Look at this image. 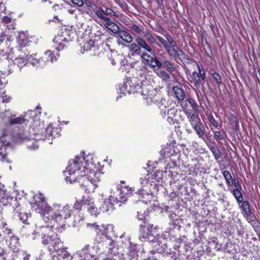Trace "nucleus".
<instances>
[{
    "label": "nucleus",
    "instance_id": "nucleus-1",
    "mask_svg": "<svg viewBox=\"0 0 260 260\" xmlns=\"http://www.w3.org/2000/svg\"><path fill=\"white\" fill-rule=\"evenodd\" d=\"M36 112L30 111L24 116L16 117L12 114L9 110H5L0 114V118L7 121V129H4L3 134L0 136V160L7 163H11V160L7 157L8 151L11 149V144L9 141L12 137L16 142L27 141V144H31V141L33 137L28 134L24 127L26 126L29 121V116L36 117Z\"/></svg>",
    "mask_w": 260,
    "mask_h": 260
},
{
    "label": "nucleus",
    "instance_id": "nucleus-2",
    "mask_svg": "<svg viewBox=\"0 0 260 260\" xmlns=\"http://www.w3.org/2000/svg\"><path fill=\"white\" fill-rule=\"evenodd\" d=\"M31 205L36 212L42 216L45 222L50 224L46 226L50 227L52 231H53L52 227L55 224L62 226L66 223H68L75 227L81 220L80 217L76 215L72 206L58 203L53 204L50 206L47 204L43 194L41 193L35 195ZM42 226L37 225L36 230Z\"/></svg>",
    "mask_w": 260,
    "mask_h": 260
},
{
    "label": "nucleus",
    "instance_id": "nucleus-3",
    "mask_svg": "<svg viewBox=\"0 0 260 260\" xmlns=\"http://www.w3.org/2000/svg\"><path fill=\"white\" fill-rule=\"evenodd\" d=\"M87 167H90V169L94 167L93 155L89 154L85 156L84 153L77 156L69 161L66 170L63 172L66 181L72 183L77 180H80L82 176L85 175V170Z\"/></svg>",
    "mask_w": 260,
    "mask_h": 260
},
{
    "label": "nucleus",
    "instance_id": "nucleus-4",
    "mask_svg": "<svg viewBox=\"0 0 260 260\" xmlns=\"http://www.w3.org/2000/svg\"><path fill=\"white\" fill-rule=\"evenodd\" d=\"M162 177V172L159 170L141 176L140 178V182L142 188L138 193H136V195L141 199L143 203L145 204L150 203L154 197L153 191L158 190L160 181Z\"/></svg>",
    "mask_w": 260,
    "mask_h": 260
},
{
    "label": "nucleus",
    "instance_id": "nucleus-5",
    "mask_svg": "<svg viewBox=\"0 0 260 260\" xmlns=\"http://www.w3.org/2000/svg\"><path fill=\"white\" fill-rule=\"evenodd\" d=\"M41 236L42 239V244L47 245L50 243L53 247V250L51 248H49L50 252H52L54 250L57 254L62 255V257L64 258H69V260H72V259L76 256V255H74V257L71 256L70 253L65 250L60 243V240L58 237V235L54 233L53 231H52L50 227H39V229H37L32 233V239L33 240L39 239Z\"/></svg>",
    "mask_w": 260,
    "mask_h": 260
},
{
    "label": "nucleus",
    "instance_id": "nucleus-6",
    "mask_svg": "<svg viewBox=\"0 0 260 260\" xmlns=\"http://www.w3.org/2000/svg\"><path fill=\"white\" fill-rule=\"evenodd\" d=\"M30 123L32 126V128L34 137L31 140L32 144H27L28 149L30 150H35L38 148V144H37V141L48 140V143L51 144L53 138H55L59 136V133L60 131V128L58 127L53 128L51 124L48 126L44 131V122L41 121L40 117L38 116H36L34 118L32 119V122Z\"/></svg>",
    "mask_w": 260,
    "mask_h": 260
},
{
    "label": "nucleus",
    "instance_id": "nucleus-7",
    "mask_svg": "<svg viewBox=\"0 0 260 260\" xmlns=\"http://www.w3.org/2000/svg\"><path fill=\"white\" fill-rule=\"evenodd\" d=\"M141 74V78L138 79L136 77L126 78L123 84L119 87V91L121 93L126 95L134 93H141L144 100L151 89L152 86L148 83L145 76Z\"/></svg>",
    "mask_w": 260,
    "mask_h": 260
},
{
    "label": "nucleus",
    "instance_id": "nucleus-8",
    "mask_svg": "<svg viewBox=\"0 0 260 260\" xmlns=\"http://www.w3.org/2000/svg\"><path fill=\"white\" fill-rule=\"evenodd\" d=\"M139 239L143 242L148 240L152 243L153 249L151 251V252L161 253L167 248L166 240L162 238V236L159 235L157 230L155 228H153V225H150L148 223L144 222L143 225H140Z\"/></svg>",
    "mask_w": 260,
    "mask_h": 260
},
{
    "label": "nucleus",
    "instance_id": "nucleus-9",
    "mask_svg": "<svg viewBox=\"0 0 260 260\" xmlns=\"http://www.w3.org/2000/svg\"><path fill=\"white\" fill-rule=\"evenodd\" d=\"M114 228L112 224L102 225L100 234L94 239L95 244L103 245L102 247L104 248H109V252L112 253L118 252L117 244L112 239L115 236Z\"/></svg>",
    "mask_w": 260,
    "mask_h": 260
},
{
    "label": "nucleus",
    "instance_id": "nucleus-10",
    "mask_svg": "<svg viewBox=\"0 0 260 260\" xmlns=\"http://www.w3.org/2000/svg\"><path fill=\"white\" fill-rule=\"evenodd\" d=\"M102 173L98 171L95 165L92 169L87 167L85 170V175L81 177L82 183L80 184L83 189L87 192H94L98 187L101 179Z\"/></svg>",
    "mask_w": 260,
    "mask_h": 260
},
{
    "label": "nucleus",
    "instance_id": "nucleus-11",
    "mask_svg": "<svg viewBox=\"0 0 260 260\" xmlns=\"http://www.w3.org/2000/svg\"><path fill=\"white\" fill-rule=\"evenodd\" d=\"M93 246L89 245H85L80 250L77 251L76 256H78L80 260H101L103 257L104 248L103 245L95 244Z\"/></svg>",
    "mask_w": 260,
    "mask_h": 260
},
{
    "label": "nucleus",
    "instance_id": "nucleus-12",
    "mask_svg": "<svg viewBox=\"0 0 260 260\" xmlns=\"http://www.w3.org/2000/svg\"><path fill=\"white\" fill-rule=\"evenodd\" d=\"M164 35L166 40L157 35H155V37L170 56L174 58L179 57L183 54L182 51L178 48L175 41L169 33L166 32Z\"/></svg>",
    "mask_w": 260,
    "mask_h": 260
},
{
    "label": "nucleus",
    "instance_id": "nucleus-13",
    "mask_svg": "<svg viewBox=\"0 0 260 260\" xmlns=\"http://www.w3.org/2000/svg\"><path fill=\"white\" fill-rule=\"evenodd\" d=\"M144 100L149 105L153 104L157 105L160 110L161 114L166 115L168 103L153 87L152 89L149 91L148 95L145 97Z\"/></svg>",
    "mask_w": 260,
    "mask_h": 260
},
{
    "label": "nucleus",
    "instance_id": "nucleus-14",
    "mask_svg": "<svg viewBox=\"0 0 260 260\" xmlns=\"http://www.w3.org/2000/svg\"><path fill=\"white\" fill-rule=\"evenodd\" d=\"M74 31L67 27L62 28L53 39L54 47L57 51L63 50L67 44L72 41Z\"/></svg>",
    "mask_w": 260,
    "mask_h": 260
},
{
    "label": "nucleus",
    "instance_id": "nucleus-15",
    "mask_svg": "<svg viewBox=\"0 0 260 260\" xmlns=\"http://www.w3.org/2000/svg\"><path fill=\"white\" fill-rule=\"evenodd\" d=\"M83 207L87 208L91 216H97L101 212L100 207L98 209L95 206L94 199L89 196H83L82 200L76 201L74 205V208L77 210H81Z\"/></svg>",
    "mask_w": 260,
    "mask_h": 260
},
{
    "label": "nucleus",
    "instance_id": "nucleus-16",
    "mask_svg": "<svg viewBox=\"0 0 260 260\" xmlns=\"http://www.w3.org/2000/svg\"><path fill=\"white\" fill-rule=\"evenodd\" d=\"M137 43H132L128 46L131 54L133 56L141 55V49L149 53L152 52V49L146 41L140 36L136 38Z\"/></svg>",
    "mask_w": 260,
    "mask_h": 260
},
{
    "label": "nucleus",
    "instance_id": "nucleus-17",
    "mask_svg": "<svg viewBox=\"0 0 260 260\" xmlns=\"http://www.w3.org/2000/svg\"><path fill=\"white\" fill-rule=\"evenodd\" d=\"M10 44L11 42L8 40L6 35L2 34L0 36V55L5 58L12 59L14 57V53H19V48H11Z\"/></svg>",
    "mask_w": 260,
    "mask_h": 260
},
{
    "label": "nucleus",
    "instance_id": "nucleus-18",
    "mask_svg": "<svg viewBox=\"0 0 260 260\" xmlns=\"http://www.w3.org/2000/svg\"><path fill=\"white\" fill-rule=\"evenodd\" d=\"M141 59L142 62L145 65L149 66L153 69L156 67L160 68L162 66V63L156 57L152 56L147 52H143L142 53Z\"/></svg>",
    "mask_w": 260,
    "mask_h": 260
},
{
    "label": "nucleus",
    "instance_id": "nucleus-19",
    "mask_svg": "<svg viewBox=\"0 0 260 260\" xmlns=\"http://www.w3.org/2000/svg\"><path fill=\"white\" fill-rule=\"evenodd\" d=\"M118 203V201L117 198L112 194L110 195L109 198L105 199L102 206L100 207V210L103 212L112 211L114 209V205Z\"/></svg>",
    "mask_w": 260,
    "mask_h": 260
},
{
    "label": "nucleus",
    "instance_id": "nucleus-20",
    "mask_svg": "<svg viewBox=\"0 0 260 260\" xmlns=\"http://www.w3.org/2000/svg\"><path fill=\"white\" fill-rule=\"evenodd\" d=\"M103 256V257H101V260H125L123 253H119L118 250L115 253H110L109 248H104Z\"/></svg>",
    "mask_w": 260,
    "mask_h": 260
},
{
    "label": "nucleus",
    "instance_id": "nucleus-21",
    "mask_svg": "<svg viewBox=\"0 0 260 260\" xmlns=\"http://www.w3.org/2000/svg\"><path fill=\"white\" fill-rule=\"evenodd\" d=\"M134 191V189L126 185H121L119 188V200L118 202L124 203Z\"/></svg>",
    "mask_w": 260,
    "mask_h": 260
},
{
    "label": "nucleus",
    "instance_id": "nucleus-22",
    "mask_svg": "<svg viewBox=\"0 0 260 260\" xmlns=\"http://www.w3.org/2000/svg\"><path fill=\"white\" fill-rule=\"evenodd\" d=\"M59 56V55L57 52L54 53L51 50H47L44 52L42 56V61L40 63L45 66L49 61L53 62L56 61Z\"/></svg>",
    "mask_w": 260,
    "mask_h": 260
},
{
    "label": "nucleus",
    "instance_id": "nucleus-23",
    "mask_svg": "<svg viewBox=\"0 0 260 260\" xmlns=\"http://www.w3.org/2000/svg\"><path fill=\"white\" fill-rule=\"evenodd\" d=\"M19 53L16 52L14 53V57L10 59L13 60L14 63L16 64L19 67H22L26 64L27 62V55L23 54V53L19 49Z\"/></svg>",
    "mask_w": 260,
    "mask_h": 260
},
{
    "label": "nucleus",
    "instance_id": "nucleus-24",
    "mask_svg": "<svg viewBox=\"0 0 260 260\" xmlns=\"http://www.w3.org/2000/svg\"><path fill=\"white\" fill-rule=\"evenodd\" d=\"M177 113V110L176 109L174 108H171L169 109L168 108L166 115H165L164 114L161 115L165 117L169 123L172 124H174L177 122V119L176 118Z\"/></svg>",
    "mask_w": 260,
    "mask_h": 260
},
{
    "label": "nucleus",
    "instance_id": "nucleus-25",
    "mask_svg": "<svg viewBox=\"0 0 260 260\" xmlns=\"http://www.w3.org/2000/svg\"><path fill=\"white\" fill-rule=\"evenodd\" d=\"M194 111V110L191 109H186L184 110V112L188 119V121L191 125L200 121V118L196 115Z\"/></svg>",
    "mask_w": 260,
    "mask_h": 260
},
{
    "label": "nucleus",
    "instance_id": "nucleus-26",
    "mask_svg": "<svg viewBox=\"0 0 260 260\" xmlns=\"http://www.w3.org/2000/svg\"><path fill=\"white\" fill-rule=\"evenodd\" d=\"M13 200V197L9 192L4 189H0V202L4 205H7L10 204Z\"/></svg>",
    "mask_w": 260,
    "mask_h": 260
},
{
    "label": "nucleus",
    "instance_id": "nucleus-27",
    "mask_svg": "<svg viewBox=\"0 0 260 260\" xmlns=\"http://www.w3.org/2000/svg\"><path fill=\"white\" fill-rule=\"evenodd\" d=\"M17 41L20 46H26L29 42L28 34L27 32H20L17 38Z\"/></svg>",
    "mask_w": 260,
    "mask_h": 260
},
{
    "label": "nucleus",
    "instance_id": "nucleus-28",
    "mask_svg": "<svg viewBox=\"0 0 260 260\" xmlns=\"http://www.w3.org/2000/svg\"><path fill=\"white\" fill-rule=\"evenodd\" d=\"M191 125L192 126L193 129L196 132L199 137L202 139L203 140H205V138L204 137V125L201 122V120Z\"/></svg>",
    "mask_w": 260,
    "mask_h": 260
},
{
    "label": "nucleus",
    "instance_id": "nucleus-29",
    "mask_svg": "<svg viewBox=\"0 0 260 260\" xmlns=\"http://www.w3.org/2000/svg\"><path fill=\"white\" fill-rule=\"evenodd\" d=\"M160 154L163 155L164 157H169L176 154V152L174 148L173 145L171 144H167L165 147L161 150Z\"/></svg>",
    "mask_w": 260,
    "mask_h": 260
},
{
    "label": "nucleus",
    "instance_id": "nucleus-30",
    "mask_svg": "<svg viewBox=\"0 0 260 260\" xmlns=\"http://www.w3.org/2000/svg\"><path fill=\"white\" fill-rule=\"evenodd\" d=\"M36 54L27 55V61L31 63L34 66L37 67H43L44 65H42L40 62H41L42 57L38 58L36 57Z\"/></svg>",
    "mask_w": 260,
    "mask_h": 260
},
{
    "label": "nucleus",
    "instance_id": "nucleus-31",
    "mask_svg": "<svg viewBox=\"0 0 260 260\" xmlns=\"http://www.w3.org/2000/svg\"><path fill=\"white\" fill-rule=\"evenodd\" d=\"M117 34L126 43H130L133 41L132 35L126 31L119 29Z\"/></svg>",
    "mask_w": 260,
    "mask_h": 260
},
{
    "label": "nucleus",
    "instance_id": "nucleus-32",
    "mask_svg": "<svg viewBox=\"0 0 260 260\" xmlns=\"http://www.w3.org/2000/svg\"><path fill=\"white\" fill-rule=\"evenodd\" d=\"M101 25L109 29L114 34H117L120 29L118 26L110 20L105 23L101 24Z\"/></svg>",
    "mask_w": 260,
    "mask_h": 260
},
{
    "label": "nucleus",
    "instance_id": "nucleus-33",
    "mask_svg": "<svg viewBox=\"0 0 260 260\" xmlns=\"http://www.w3.org/2000/svg\"><path fill=\"white\" fill-rule=\"evenodd\" d=\"M173 91L175 97L178 100L180 101H182L184 100L185 97V93L183 89L181 87L178 86H174L173 87Z\"/></svg>",
    "mask_w": 260,
    "mask_h": 260
},
{
    "label": "nucleus",
    "instance_id": "nucleus-34",
    "mask_svg": "<svg viewBox=\"0 0 260 260\" xmlns=\"http://www.w3.org/2000/svg\"><path fill=\"white\" fill-rule=\"evenodd\" d=\"M94 42L93 40L88 38L84 42V44L81 47V52L84 53L85 51H87L91 50L92 48H94Z\"/></svg>",
    "mask_w": 260,
    "mask_h": 260
},
{
    "label": "nucleus",
    "instance_id": "nucleus-35",
    "mask_svg": "<svg viewBox=\"0 0 260 260\" xmlns=\"http://www.w3.org/2000/svg\"><path fill=\"white\" fill-rule=\"evenodd\" d=\"M19 246V238L15 236H11L9 243L10 248L15 251L18 249Z\"/></svg>",
    "mask_w": 260,
    "mask_h": 260
},
{
    "label": "nucleus",
    "instance_id": "nucleus-36",
    "mask_svg": "<svg viewBox=\"0 0 260 260\" xmlns=\"http://www.w3.org/2000/svg\"><path fill=\"white\" fill-rule=\"evenodd\" d=\"M11 72V69L10 67V62L8 59H6L4 62V66L3 67L1 72L4 76L9 75Z\"/></svg>",
    "mask_w": 260,
    "mask_h": 260
},
{
    "label": "nucleus",
    "instance_id": "nucleus-37",
    "mask_svg": "<svg viewBox=\"0 0 260 260\" xmlns=\"http://www.w3.org/2000/svg\"><path fill=\"white\" fill-rule=\"evenodd\" d=\"M144 37L146 38V42L149 44H154L156 43V40L150 31L144 32Z\"/></svg>",
    "mask_w": 260,
    "mask_h": 260
},
{
    "label": "nucleus",
    "instance_id": "nucleus-38",
    "mask_svg": "<svg viewBox=\"0 0 260 260\" xmlns=\"http://www.w3.org/2000/svg\"><path fill=\"white\" fill-rule=\"evenodd\" d=\"M86 228L91 231H94L96 233L95 236H98L100 234L99 231L101 230V225H99L96 223H88L86 224Z\"/></svg>",
    "mask_w": 260,
    "mask_h": 260
},
{
    "label": "nucleus",
    "instance_id": "nucleus-39",
    "mask_svg": "<svg viewBox=\"0 0 260 260\" xmlns=\"http://www.w3.org/2000/svg\"><path fill=\"white\" fill-rule=\"evenodd\" d=\"M14 215L15 216H17L18 219L22 221L23 223H26V221H27L28 218V214L26 213H21L17 211L16 210L14 211Z\"/></svg>",
    "mask_w": 260,
    "mask_h": 260
},
{
    "label": "nucleus",
    "instance_id": "nucleus-40",
    "mask_svg": "<svg viewBox=\"0 0 260 260\" xmlns=\"http://www.w3.org/2000/svg\"><path fill=\"white\" fill-rule=\"evenodd\" d=\"M240 190L241 189H234L233 190V195L238 203H242L243 200V196Z\"/></svg>",
    "mask_w": 260,
    "mask_h": 260
},
{
    "label": "nucleus",
    "instance_id": "nucleus-41",
    "mask_svg": "<svg viewBox=\"0 0 260 260\" xmlns=\"http://www.w3.org/2000/svg\"><path fill=\"white\" fill-rule=\"evenodd\" d=\"M223 176L226 180V184L229 185H232L233 184V180L232 175L228 171H224L222 173Z\"/></svg>",
    "mask_w": 260,
    "mask_h": 260
},
{
    "label": "nucleus",
    "instance_id": "nucleus-42",
    "mask_svg": "<svg viewBox=\"0 0 260 260\" xmlns=\"http://www.w3.org/2000/svg\"><path fill=\"white\" fill-rule=\"evenodd\" d=\"M242 209L244 212V213L247 216H248L251 213V210L250 208V205L248 202L244 201L242 202Z\"/></svg>",
    "mask_w": 260,
    "mask_h": 260
},
{
    "label": "nucleus",
    "instance_id": "nucleus-43",
    "mask_svg": "<svg viewBox=\"0 0 260 260\" xmlns=\"http://www.w3.org/2000/svg\"><path fill=\"white\" fill-rule=\"evenodd\" d=\"M129 252L127 253L132 258H135L137 255V250L136 245H131L129 247Z\"/></svg>",
    "mask_w": 260,
    "mask_h": 260
},
{
    "label": "nucleus",
    "instance_id": "nucleus-44",
    "mask_svg": "<svg viewBox=\"0 0 260 260\" xmlns=\"http://www.w3.org/2000/svg\"><path fill=\"white\" fill-rule=\"evenodd\" d=\"M198 72L199 74V76L202 79V80L204 82V81L206 79V74L204 70V68L202 66L198 64Z\"/></svg>",
    "mask_w": 260,
    "mask_h": 260
},
{
    "label": "nucleus",
    "instance_id": "nucleus-45",
    "mask_svg": "<svg viewBox=\"0 0 260 260\" xmlns=\"http://www.w3.org/2000/svg\"><path fill=\"white\" fill-rule=\"evenodd\" d=\"M188 102L191 105V107L192 108V110H193L196 111H198L199 110V106L197 103H196V101L192 99V98H188Z\"/></svg>",
    "mask_w": 260,
    "mask_h": 260
},
{
    "label": "nucleus",
    "instance_id": "nucleus-46",
    "mask_svg": "<svg viewBox=\"0 0 260 260\" xmlns=\"http://www.w3.org/2000/svg\"><path fill=\"white\" fill-rule=\"evenodd\" d=\"M2 86L1 81L0 80V87ZM2 101L3 103H8L10 101V97L8 96L5 92H3L0 96V101Z\"/></svg>",
    "mask_w": 260,
    "mask_h": 260
},
{
    "label": "nucleus",
    "instance_id": "nucleus-47",
    "mask_svg": "<svg viewBox=\"0 0 260 260\" xmlns=\"http://www.w3.org/2000/svg\"><path fill=\"white\" fill-rule=\"evenodd\" d=\"M208 119L210 123L213 125L215 127H217L218 124V122L216 121V120L214 119L213 115L212 114H210L209 115L208 117Z\"/></svg>",
    "mask_w": 260,
    "mask_h": 260
},
{
    "label": "nucleus",
    "instance_id": "nucleus-48",
    "mask_svg": "<svg viewBox=\"0 0 260 260\" xmlns=\"http://www.w3.org/2000/svg\"><path fill=\"white\" fill-rule=\"evenodd\" d=\"M164 66L168 69L169 72H171L174 70V67L171 62L169 60H165L164 62Z\"/></svg>",
    "mask_w": 260,
    "mask_h": 260
},
{
    "label": "nucleus",
    "instance_id": "nucleus-49",
    "mask_svg": "<svg viewBox=\"0 0 260 260\" xmlns=\"http://www.w3.org/2000/svg\"><path fill=\"white\" fill-rule=\"evenodd\" d=\"M1 225H2V228L4 229L3 232L4 234L6 235H10V234H12V230L11 229H9L7 227H6L7 225V224L5 222H4L3 221H1Z\"/></svg>",
    "mask_w": 260,
    "mask_h": 260
},
{
    "label": "nucleus",
    "instance_id": "nucleus-50",
    "mask_svg": "<svg viewBox=\"0 0 260 260\" xmlns=\"http://www.w3.org/2000/svg\"><path fill=\"white\" fill-rule=\"evenodd\" d=\"M158 75L163 80H167L169 78V75L165 71H160Z\"/></svg>",
    "mask_w": 260,
    "mask_h": 260
},
{
    "label": "nucleus",
    "instance_id": "nucleus-51",
    "mask_svg": "<svg viewBox=\"0 0 260 260\" xmlns=\"http://www.w3.org/2000/svg\"><path fill=\"white\" fill-rule=\"evenodd\" d=\"M212 77L217 83L220 84L221 83V77L218 73L214 72L212 74Z\"/></svg>",
    "mask_w": 260,
    "mask_h": 260
},
{
    "label": "nucleus",
    "instance_id": "nucleus-52",
    "mask_svg": "<svg viewBox=\"0 0 260 260\" xmlns=\"http://www.w3.org/2000/svg\"><path fill=\"white\" fill-rule=\"evenodd\" d=\"M131 28L138 34H140L142 31V27H140L136 24H132Z\"/></svg>",
    "mask_w": 260,
    "mask_h": 260
},
{
    "label": "nucleus",
    "instance_id": "nucleus-53",
    "mask_svg": "<svg viewBox=\"0 0 260 260\" xmlns=\"http://www.w3.org/2000/svg\"><path fill=\"white\" fill-rule=\"evenodd\" d=\"M95 14L97 16L98 18L101 19L103 15H105L104 10L102 9H98L94 11Z\"/></svg>",
    "mask_w": 260,
    "mask_h": 260
},
{
    "label": "nucleus",
    "instance_id": "nucleus-54",
    "mask_svg": "<svg viewBox=\"0 0 260 260\" xmlns=\"http://www.w3.org/2000/svg\"><path fill=\"white\" fill-rule=\"evenodd\" d=\"M2 21L3 23L6 24H8L13 22L12 18L9 16H4L3 18Z\"/></svg>",
    "mask_w": 260,
    "mask_h": 260
},
{
    "label": "nucleus",
    "instance_id": "nucleus-55",
    "mask_svg": "<svg viewBox=\"0 0 260 260\" xmlns=\"http://www.w3.org/2000/svg\"><path fill=\"white\" fill-rule=\"evenodd\" d=\"M104 13L106 15H115V12L111 9L106 8L104 10Z\"/></svg>",
    "mask_w": 260,
    "mask_h": 260
},
{
    "label": "nucleus",
    "instance_id": "nucleus-56",
    "mask_svg": "<svg viewBox=\"0 0 260 260\" xmlns=\"http://www.w3.org/2000/svg\"><path fill=\"white\" fill-rule=\"evenodd\" d=\"M106 16L107 15H103V17L100 19L101 20H100L99 22L100 23L101 25V24L105 23L107 22V21H108L109 20H110Z\"/></svg>",
    "mask_w": 260,
    "mask_h": 260
},
{
    "label": "nucleus",
    "instance_id": "nucleus-57",
    "mask_svg": "<svg viewBox=\"0 0 260 260\" xmlns=\"http://www.w3.org/2000/svg\"><path fill=\"white\" fill-rule=\"evenodd\" d=\"M138 219L140 220L145 221L146 219V216L144 214L142 213L141 212H138Z\"/></svg>",
    "mask_w": 260,
    "mask_h": 260
},
{
    "label": "nucleus",
    "instance_id": "nucleus-58",
    "mask_svg": "<svg viewBox=\"0 0 260 260\" xmlns=\"http://www.w3.org/2000/svg\"><path fill=\"white\" fill-rule=\"evenodd\" d=\"M214 136L218 138L219 140H222L223 139V136L221 133L218 131H214L213 132Z\"/></svg>",
    "mask_w": 260,
    "mask_h": 260
},
{
    "label": "nucleus",
    "instance_id": "nucleus-59",
    "mask_svg": "<svg viewBox=\"0 0 260 260\" xmlns=\"http://www.w3.org/2000/svg\"><path fill=\"white\" fill-rule=\"evenodd\" d=\"M72 2L77 6L81 7L83 5L84 3L82 0H71Z\"/></svg>",
    "mask_w": 260,
    "mask_h": 260
},
{
    "label": "nucleus",
    "instance_id": "nucleus-60",
    "mask_svg": "<svg viewBox=\"0 0 260 260\" xmlns=\"http://www.w3.org/2000/svg\"><path fill=\"white\" fill-rule=\"evenodd\" d=\"M6 10L5 3L2 0H0V12H4Z\"/></svg>",
    "mask_w": 260,
    "mask_h": 260
},
{
    "label": "nucleus",
    "instance_id": "nucleus-61",
    "mask_svg": "<svg viewBox=\"0 0 260 260\" xmlns=\"http://www.w3.org/2000/svg\"><path fill=\"white\" fill-rule=\"evenodd\" d=\"M212 151L215 158L217 159L219 157V155L218 154V153H219L218 149L213 148L212 149Z\"/></svg>",
    "mask_w": 260,
    "mask_h": 260
},
{
    "label": "nucleus",
    "instance_id": "nucleus-62",
    "mask_svg": "<svg viewBox=\"0 0 260 260\" xmlns=\"http://www.w3.org/2000/svg\"><path fill=\"white\" fill-rule=\"evenodd\" d=\"M234 185H235V186L236 187L235 189H241V186L239 184V181H238V180H236V179L234 180Z\"/></svg>",
    "mask_w": 260,
    "mask_h": 260
},
{
    "label": "nucleus",
    "instance_id": "nucleus-63",
    "mask_svg": "<svg viewBox=\"0 0 260 260\" xmlns=\"http://www.w3.org/2000/svg\"><path fill=\"white\" fill-rule=\"evenodd\" d=\"M201 78H198L196 79H194V83L197 86L200 85V84L201 83V82L203 81L202 79H200Z\"/></svg>",
    "mask_w": 260,
    "mask_h": 260
},
{
    "label": "nucleus",
    "instance_id": "nucleus-64",
    "mask_svg": "<svg viewBox=\"0 0 260 260\" xmlns=\"http://www.w3.org/2000/svg\"><path fill=\"white\" fill-rule=\"evenodd\" d=\"M24 260H29L30 254L27 253L26 252H23Z\"/></svg>",
    "mask_w": 260,
    "mask_h": 260
}]
</instances>
